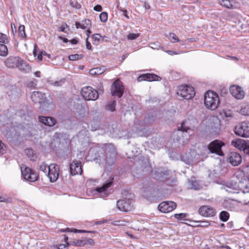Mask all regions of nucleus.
<instances>
[{
  "mask_svg": "<svg viewBox=\"0 0 249 249\" xmlns=\"http://www.w3.org/2000/svg\"><path fill=\"white\" fill-rule=\"evenodd\" d=\"M204 101L205 107L211 110H215L220 103L218 95L212 90H208L205 93Z\"/></svg>",
  "mask_w": 249,
  "mask_h": 249,
  "instance_id": "1",
  "label": "nucleus"
},
{
  "mask_svg": "<svg viewBox=\"0 0 249 249\" xmlns=\"http://www.w3.org/2000/svg\"><path fill=\"white\" fill-rule=\"evenodd\" d=\"M21 172L22 178L28 182H34L39 178L38 174L33 169L25 165H22L21 167Z\"/></svg>",
  "mask_w": 249,
  "mask_h": 249,
  "instance_id": "2",
  "label": "nucleus"
},
{
  "mask_svg": "<svg viewBox=\"0 0 249 249\" xmlns=\"http://www.w3.org/2000/svg\"><path fill=\"white\" fill-rule=\"evenodd\" d=\"M177 94L186 100H190L195 95L194 88L187 85L178 86Z\"/></svg>",
  "mask_w": 249,
  "mask_h": 249,
  "instance_id": "3",
  "label": "nucleus"
},
{
  "mask_svg": "<svg viewBox=\"0 0 249 249\" xmlns=\"http://www.w3.org/2000/svg\"><path fill=\"white\" fill-rule=\"evenodd\" d=\"M81 93L83 98L87 101H95L99 97L98 91L91 87L83 88Z\"/></svg>",
  "mask_w": 249,
  "mask_h": 249,
  "instance_id": "4",
  "label": "nucleus"
},
{
  "mask_svg": "<svg viewBox=\"0 0 249 249\" xmlns=\"http://www.w3.org/2000/svg\"><path fill=\"white\" fill-rule=\"evenodd\" d=\"M234 133L239 136L249 138V122H242L236 125L234 130Z\"/></svg>",
  "mask_w": 249,
  "mask_h": 249,
  "instance_id": "5",
  "label": "nucleus"
},
{
  "mask_svg": "<svg viewBox=\"0 0 249 249\" xmlns=\"http://www.w3.org/2000/svg\"><path fill=\"white\" fill-rule=\"evenodd\" d=\"M124 87L122 82L119 79H116L111 86L110 91L112 96L121 98L124 92Z\"/></svg>",
  "mask_w": 249,
  "mask_h": 249,
  "instance_id": "6",
  "label": "nucleus"
},
{
  "mask_svg": "<svg viewBox=\"0 0 249 249\" xmlns=\"http://www.w3.org/2000/svg\"><path fill=\"white\" fill-rule=\"evenodd\" d=\"M225 143L219 140H215L212 142L208 145V149L212 153H215L217 155L222 156L224 153L221 150V147Z\"/></svg>",
  "mask_w": 249,
  "mask_h": 249,
  "instance_id": "7",
  "label": "nucleus"
},
{
  "mask_svg": "<svg viewBox=\"0 0 249 249\" xmlns=\"http://www.w3.org/2000/svg\"><path fill=\"white\" fill-rule=\"evenodd\" d=\"M199 213L205 217H212L216 215V210L210 205H203L198 210Z\"/></svg>",
  "mask_w": 249,
  "mask_h": 249,
  "instance_id": "8",
  "label": "nucleus"
},
{
  "mask_svg": "<svg viewBox=\"0 0 249 249\" xmlns=\"http://www.w3.org/2000/svg\"><path fill=\"white\" fill-rule=\"evenodd\" d=\"M47 175L51 182H54L56 181L59 175V166L55 163L51 164L50 165V169Z\"/></svg>",
  "mask_w": 249,
  "mask_h": 249,
  "instance_id": "9",
  "label": "nucleus"
},
{
  "mask_svg": "<svg viewBox=\"0 0 249 249\" xmlns=\"http://www.w3.org/2000/svg\"><path fill=\"white\" fill-rule=\"evenodd\" d=\"M177 207V204L171 201H163L158 206L160 211L164 213H168L173 211Z\"/></svg>",
  "mask_w": 249,
  "mask_h": 249,
  "instance_id": "10",
  "label": "nucleus"
},
{
  "mask_svg": "<svg viewBox=\"0 0 249 249\" xmlns=\"http://www.w3.org/2000/svg\"><path fill=\"white\" fill-rule=\"evenodd\" d=\"M230 93L237 99H242L244 98L245 92L243 89L237 85H233L230 87Z\"/></svg>",
  "mask_w": 249,
  "mask_h": 249,
  "instance_id": "11",
  "label": "nucleus"
},
{
  "mask_svg": "<svg viewBox=\"0 0 249 249\" xmlns=\"http://www.w3.org/2000/svg\"><path fill=\"white\" fill-rule=\"evenodd\" d=\"M228 161L232 165L236 166L241 163L242 158L239 153L236 152H231L228 155Z\"/></svg>",
  "mask_w": 249,
  "mask_h": 249,
  "instance_id": "12",
  "label": "nucleus"
},
{
  "mask_svg": "<svg viewBox=\"0 0 249 249\" xmlns=\"http://www.w3.org/2000/svg\"><path fill=\"white\" fill-rule=\"evenodd\" d=\"M70 173L72 176L81 175L83 172L81 162L80 160H74L70 165Z\"/></svg>",
  "mask_w": 249,
  "mask_h": 249,
  "instance_id": "13",
  "label": "nucleus"
},
{
  "mask_svg": "<svg viewBox=\"0 0 249 249\" xmlns=\"http://www.w3.org/2000/svg\"><path fill=\"white\" fill-rule=\"evenodd\" d=\"M118 209L124 212H129L132 209L131 200L130 199H121L117 202Z\"/></svg>",
  "mask_w": 249,
  "mask_h": 249,
  "instance_id": "14",
  "label": "nucleus"
},
{
  "mask_svg": "<svg viewBox=\"0 0 249 249\" xmlns=\"http://www.w3.org/2000/svg\"><path fill=\"white\" fill-rule=\"evenodd\" d=\"M160 77L155 74L145 73L140 75L137 78L138 82L142 81H159Z\"/></svg>",
  "mask_w": 249,
  "mask_h": 249,
  "instance_id": "15",
  "label": "nucleus"
},
{
  "mask_svg": "<svg viewBox=\"0 0 249 249\" xmlns=\"http://www.w3.org/2000/svg\"><path fill=\"white\" fill-rule=\"evenodd\" d=\"M6 66L9 68L17 67L25 72H28L31 71V67L28 63H6Z\"/></svg>",
  "mask_w": 249,
  "mask_h": 249,
  "instance_id": "16",
  "label": "nucleus"
},
{
  "mask_svg": "<svg viewBox=\"0 0 249 249\" xmlns=\"http://www.w3.org/2000/svg\"><path fill=\"white\" fill-rule=\"evenodd\" d=\"M38 121L44 125L49 126H53L56 123V120L52 117L40 116L38 117Z\"/></svg>",
  "mask_w": 249,
  "mask_h": 249,
  "instance_id": "17",
  "label": "nucleus"
},
{
  "mask_svg": "<svg viewBox=\"0 0 249 249\" xmlns=\"http://www.w3.org/2000/svg\"><path fill=\"white\" fill-rule=\"evenodd\" d=\"M32 101L36 103H40L45 100V95L40 91H34L31 95Z\"/></svg>",
  "mask_w": 249,
  "mask_h": 249,
  "instance_id": "18",
  "label": "nucleus"
},
{
  "mask_svg": "<svg viewBox=\"0 0 249 249\" xmlns=\"http://www.w3.org/2000/svg\"><path fill=\"white\" fill-rule=\"evenodd\" d=\"M75 26L77 29L81 28L82 29H86L90 28L91 22L89 19L86 18L83 20L81 22H76Z\"/></svg>",
  "mask_w": 249,
  "mask_h": 249,
  "instance_id": "19",
  "label": "nucleus"
},
{
  "mask_svg": "<svg viewBox=\"0 0 249 249\" xmlns=\"http://www.w3.org/2000/svg\"><path fill=\"white\" fill-rule=\"evenodd\" d=\"M247 142V141L243 139H237L232 141L231 142V144L234 147L240 149V150H243Z\"/></svg>",
  "mask_w": 249,
  "mask_h": 249,
  "instance_id": "20",
  "label": "nucleus"
},
{
  "mask_svg": "<svg viewBox=\"0 0 249 249\" xmlns=\"http://www.w3.org/2000/svg\"><path fill=\"white\" fill-rule=\"evenodd\" d=\"M235 176L240 183L246 182L249 176L248 175H246L245 171L241 170H238L235 173Z\"/></svg>",
  "mask_w": 249,
  "mask_h": 249,
  "instance_id": "21",
  "label": "nucleus"
},
{
  "mask_svg": "<svg viewBox=\"0 0 249 249\" xmlns=\"http://www.w3.org/2000/svg\"><path fill=\"white\" fill-rule=\"evenodd\" d=\"M218 3L228 9L235 8V2L233 0H219Z\"/></svg>",
  "mask_w": 249,
  "mask_h": 249,
  "instance_id": "22",
  "label": "nucleus"
},
{
  "mask_svg": "<svg viewBox=\"0 0 249 249\" xmlns=\"http://www.w3.org/2000/svg\"><path fill=\"white\" fill-rule=\"evenodd\" d=\"M37 46L36 44H35L34 46V49L33 51L34 55L36 57L37 56V59L39 61L42 60V55H47L49 58H50V54H47L44 51L39 52L37 50Z\"/></svg>",
  "mask_w": 249,
  "mask_h": 249,
  "instance_id": "23",
  "label": "nucleus"
},
{
  "mask_svg": "<svg viewBox=\"0 0 249 249\" xmlns=\"http://www.w3.org/2000/svg\"><path fill=\"white\" fill-rule=\"evenodd\" d=\"M40 106V108L43 110L49 111L52 108L53 105L51 103H49L47 101L46 98L45 100L43 101V102L39 103Z\"/></svg>",
  "mask_w": 249,
  "mask_h": 249,
  "instance_id": "24",
  "label": "nucleus"
},
{
  "mask_svg": "<svg viewBox=\"0 0 249 249\" xmlns=\"http://www.w3.org/2000/svg\"><path fill=\"white\" fill-rule=\"evenodd\" d=\"M40 106V108L43 110L49 111L52 108L53 105L51 103H49L47 101L46 98L45 100L43 101V102L39 103Z\"/></svg>",
  "mask_w": 249,
  "mask_h": 249,
  "instance_id": "25",
  "label": "nucleus"
},
{
  "mask_svg": "<svg viewBox=\"0 0 249 249\" xmlns=\"http://www.w3.org/2000/svg\"><path fill=\"white\" fill-rule=\"evenodd\" d=\"M192 125L189 120H186L183 121L181 125L180 130L182 131L187 132L188 130L191 129Z\"/></svg>",
  "mask_w": 249,
  "mask_h": 249,
  "instance_id": "26",
  "label": "nucleus"
},
{
  "mask_svg": "<svg viewBox=\"0 0 249 249\" xmlns=\"http://www.w3.org/2000/svg\"><path fill=\"white\" fill-rule=\"evenodd\" d=\"M104 68L97 67L91 69L89 70V73L92 75H98L102 74L105 71Z\"/></svg>",
  "mask_w": 249,
  "mask_h": 249,
  "instance_id": "27",
  "label": "nucleus"
},
{
  "mask_svg": "<svg viewBox=\"0 0 249 249\" xmlns=\"http://www.w3.org/2000/svg\"><path fill=\"white\" fill-rule=\"evenodd\" d=\"M112 184V181H110L105 184H104L102 187H97L95 189V191H96L97 192L101 193H104L109 188Z\"/></svg>",
  "mask_w": 249,
  "mask_h": 249,
  "instance_id": "28",
  "label": "nucleus"
},
{
  "mask_svg": "<svg viewBox=\"0 0 249 249\" xmlns=\"http://www.w3.org/2000/svg\"><path fill=\"white\" fill-rule=\"evenodd\" d=\"M84 238L81 239H74L71 241L69 243L70 245H72L75 247H84Z\"/></svg>",
  "mask_w": 249,
  "mask_h": 249,
  "instance_id": "29",
  "label": "nucleus"
},
{
  "mask_svg": "<svg viewBox=\"0 0 249 249\" xmlns=\"http://www.w3.org/2000/svg\"><path fill=\"white\" fill-rule=\"evenodd\" d=\"M8 53L7 46L3 43H0V55L1 56H6Z\"/></svg>",
  "mask_w": 249,
  "mask_h": 249,
  "instance_id": "30",
  "label": "nucleus"
},
{
  "mask_svg": "<svg viewBox=\"0 0 249 249\" xmlns=\"http://www.w3.org/2000/svg\"><path fill=\"white\" fill-rule=\"evenodd\" d=\"M62 232H79V233H87V232H90V231H88L86 230H77L74 228L70 229L69 228H66L65 230H63L61 231Z\"/></svg>",
  "mask_w": 249,
  "mask_h": 249,
  "instance_id": "31",
  "label": "nucleus"
},
{
  "mask_svg": "<svg viewBox=\"0 0 249 249\" xmlns=\"http://www.w3.org/2000/svg\"><path fill=\"white\" fill-rule=\"evenodd\" d=\"M25 153L28 157L32 160H34L36 157V154L34 153V151L32 149H26L25 150Z\"/></svg>",
  "mask_w": 249,
  "mask_h": 249,
  "instance_id": "32",
  "label": "nucleus"
},
{
  "mask_svg": "<svg viewBox=\"0 0 249 249\" xmlns=\"http://www.w3.org/2000/svg\"><path fill=\"white\" fill-rule=\"evenodd\" d=\"M102 36L99 34H94L91 36L92 41L93 44L97 45L101 40Z\"/></svg>",
  "mask_w": 249,
  "mask_h": 249,
  "instance_id": "33",
  "label": "nucleus"
},
{
  "mask_svg": "<svg viewBox=\"0 0 249 249\" xmlns=\"http://www.w3.org/2000/svg\"><path fill=\"white\" fill-rule=\"evenodd\" d=\"M229 217V213L226 211H222L219 214L220 219L223 222H226L228 221Z\"/></svg>",
  "mask_w": 249,
  "mask_h": 249,
  "instance_id": "34",
  "label": "nucleus"
},
{
  "mask_svg": "<svg viewBox=\"0 0 249 249\" xmlns=\"http://www.w3.org/2000/svg\"><path fill=\"white\" fill-rule=\"evenodd\" d=\"M240 113L244 115H249V104L242 107Z\"/></svg>",
  "mask_w": 249,
  "mask_h": 249,
  "instance_id": "35",
  "label": "nucleus"
},
{
  "mask_svg": "<svg viewBox=\"0 0 249 249\" xmlns=\"http://www.w3.org/2000/svg\"><path fill=\"white\" fill-rule=\"evenodd\" d=\"M70 5L73 8L79 9L81 8V5L77 1V0H71L70 1Z\"/></svg>",
  "mask_w": 249,
  "mask_h": 249,
  "instance_id": "36",
  "label": "nucleus"
},
{
  "mask_svg": "<svg viewBox=\"0 0 249 249\" xmlns=\"http://www.w3.org/2000/svg\"><path fill=\"white\" fill-rule=\"evenodd\" d=\"M83 57V55L79 54H71L69 56V60L70 61L79 60Z\"/></svg>",
  "mask_w": 249,
  "mask_h": 249,
  "instance_id": "37",
  "label": "nucleus"
},
{
  "mask_svg": "<svg viewBox=\"0 0 249 249\" xmlns=\"http://www.w3.org/2000/svg\"><path fill=\"white\" fill-rule=\"evenodd\" d=\"M18 34L20 36L24 38L26 37V35L25 32V26L23 25H21L18 27Z\"/></svg>",
  "mask_w": 249,
  "mask_h": 249,
  "instance_id": "38",
  "label": "nucleus"
},
{
  "mask_svg": "<svg viewBox=\"0 0 249 249\" xmlns=\"http://www.w3.org/2000/svg\"><path fill=\"white\" fill-rule=\"evenodd\" d=\"M169 36L170 37V41L172 43L179 42H180L179 39L177 36L174 33H170Z\"/></svg>",
  "mask_w": 249,
  "mask_h": 249,
  "instance_id": "39",
  "label": "nucleus"
},
{
  "mask_svg": "<svg viewBox=\"0 0 249 249\" xmlns=\"http://www.w3.org/2000/svg\"><path fill=\"white\" fill-rule=\"evenodd\" d=\"M50 169V165H48L45 163H42L40 166V170L47 175Z\"/></svg>",
  "mask_w": 249,
  "mask_h": 249,
  "instance_id": "40",
  "label": "nucleus"
},
{
  "mask_svg": "<svg viewBox=\"0 0 249 249\" xmlns=\"http://www.w3.org/2000/svg\"><path fill=\"white\" fill-rule=\"evenodd\" d=\"M116 101H112L106 106V109L111 111H114L115 109Z\"/></svg>",
  "mask_w": 249,
  "mask_h": 249,
  "instance_id": "41",
  "label": "nucleus"
},
{
  "mask_svg": "<svg viewBox=\"0 0 249 249\" xmlns=\"http://www.w3.org/2000/svg\"><path fill=\"white\" fill-rule=\"evenodd\" d=\"M0 42L6 44L9 42L8 38L6 35L0 33Z\"/></svg>",
  "mask_w": 249,
  "mask_h": 249,
  "instance_id": "42",
  "label": "nucleus"
},
{
  "mask_svg": "<svg viewBox=\"0 0 249 249\" xmlns=\"http://www.w3.org/2000/svg\"><path fill=\"white\" fill-rule=\"evenodd\" d=\"M84 246H93L95 245L94 240L90 238H84Z\"/></svg>",
  "mask_w": 249,
  "mask_h": 249,
  "instance_id": "43",
  "label": "nucleus"
},
{
  "mask_svg": "<svg viewBox=\"0 0 249 249\" xmlns=\"http://www.w3.org/2000/svg\"><path fill=\"white\" fill-rule=\"evenodd\" d=\"M140 36L139 33H130L127 36V38L128 40H134L139 37Z\"/></svg>",
  "mask_w": 249,
  "mask_h": 249,
  "instance_id": "44",
  "label": "nucleus"
},
{
  "mask_svg": "<svg viewBox=\"0 0 249 249\" xmlns=\"http://www.w3.org/2000/svg\"><path fill=\"white\" fill-rule=\"evenodd\" d=\"M225 208L229 210H232L234 208V206L232 201H226L225 203Z\"/></svg>",
  "mask_w": 249,
  "mask_h": 249,
  "instance_id": "45",
  "label": "nucleus"
},
{
  "mask_svg": "<svg viewBox=\"0 0 249 249\" xmlns=\"http://www.w3.org/2000/svg\"><path fill=\"white\" fill-rule=\"evenodd\" d=\"M108 16L107 12H102L100 15V20L103 22H106L107 20Z\"/></svg>",
  "mask_w": 249,
  "mask_h": 249,
  "instance_id": "46",
  "label": "nucleus"
},
{
  "mask_svg": "<svg viewBox=\"0 0 249 249\" xmlns=\"http://www.w3.org/2000/svg\"><path fill=\"white\" fill-rule=\"evenodd\" d=\"M187 215V214L186 213H176L174 215V216L176 219L182 220L186 217Z\"/></svg>",
  "mask_w": 249,
  "mask_h": 249,
  "instance_id": "47",
  "label": "nucleus"
},
{
  "mask_svg": "<svg viewBox=\"0 0 249 249\" xmlns=\"http://www.w3.org/2000/svg\"><path fill=\"white\" fill-rule=\"evenodd\" d=\"M198 222L200 223V224L196 226L197 227H207L210 225L208 221H202Z\"/></svg>",
  "mask_w": 249,
  "mask_h": 249,
  "instance_id": "48",
  "label": "nucleus"
},
{
  "mask_svg": "<svg viewBox=\"0 0 249 249\" xmlns=\"http://www.w3.org/2000/svg\"><path fill=\"white\" fill-rule=\"evenodd\" d=\"M8 59L10 60L11 62H22V60L19 57L10 56Z\"/></svg>",
  "mask_w": 249,
  "mask_h": 249,
  "instance_id": "49",
  "label": "nucleus"
},
{
  "mask_svg": "<svg viewBox=\"0 0 249 249\" xmlns=\"http://www.w3.org/2000/svg\"><path fill=\"white\" fill-rule=\"evenodd\" d=\"M37 80L36 79H33L31 81L27 82V87L35 88L36 85Z\"/></svg>",
  "mask_w": 249,
  "mask_h": 249,
  "instance_id": "50",
  "label": "nucleus"
},
{
  "mask_svg": "<svg viewBox=\"0 0 249 249\" xmlns=\"http://www.w3.org/2000/svg\"><path fill=\"white\" fill-rule=\"evenodd\" d=\"M6 152L5 145L0 141V155L3 154Z\"/></svg>",
  "mask_w": 249,
  "mask_h": 249,
  "instance_id": "51",
  "label": "nucleus"
},
{
  "mask_svg": "<svg viewBox=\"0 0 249 249\" xmlns=\"http://www.w3.org/2000/svg\"><path fill=\"white\" fill-rule=\"evenodd\" d=\"M12 199L11 198L9 197H2V196H0V202H5L7 203H10L12 202Z\"/></svg>",
  "mask_w": 249,
  "mask_h": 249,
  "instance_id": "52",
  "label": "nucleus"
},
{
  "mask_svg": "<svg viewBox=\"0 0 249 249\" xmlns=\"http://www.w3.org/2000/svg\"><path fill=\"white\" fill-rule=\"evenodd\" d=\"M69 246V243L67 242V244H59L56 246V247L58 249H68Z\"/></svg>",
  "mask_w": 249,
  "mask_h": 249,
  "instance_id": "53",
  "label": "nucleus"
},
{
  "mask_svg": "<svg viewBox=\"0 0 249 249\" xmlns=\"http://www.w3.org/2000/svg\"><path fill=\"white\" fill-rule=\"evenodd\" d=\"M223 113L226 117H231L232 116V113L231 111L229 109H224Z\"/></svg>",
  "mask_w": 249,
  "mask_h": 249,
  "instance_id": "54",
  "label": "nucleus"
},
{
  "mask_svg": "<svg viewBox=\"0 0 249 249\" xmlns=\"http://www.w3.org/2000/svg\"><path fill=\"white\" fill-rule=\"evenodd\" d=\"M243 151L245 154L249 156V142H247Z\"/></svg>",
  "mask_w": 249,
  "mask_h": 249,
  "instance_id": "55",
  "label": "nucleus"
},
{
  "mask_svg": "<svg viewBox=\"0 0 249 249\" xmlns=\"http://www.w3.org/2000/svg\"><path fill=\"white\" fill-rule=\"evenodd\" d=\"M68 28H69V26L66 23H65V24H62L59 28L58 31L60 32H63L66 33V32L65 31V29Z\"/></svg>",
  "mask_w": 249,
  "mask_h": 249,
  "instance_id": "56",
  "label": "nucleus"
},
{
  "mask_svg": "<svg viewBox=\"0 0 249 249\" xmlns=\"http://www.w3.org/2000/svg\"><path fill=\"white\" fill-rule=\"evenodd\" d=\"M64 83V81L63 80H60V81H56L54 82L52 85L54 86H61Z\"/></svg>",
  "mask_w": 249,
  "mask_h": 249,
  "instance_id": "57",
  "label": "nucleus"
},
{
  "mask_svg": "<svg viewBox=\"0 0 249 249\" xmlns=\"http://www.w3.org/2000/svg\"><path fill=\"white\" fill-rule=\"evenodd\" d=\"M86 48L89 50H92V46L90 43L89 41V39L86 38Z\"/></svg>",
  "mask_w": 249,
  "mask_h": 249,
  "instance_id": "58",
  "label": "nucleus"
},
{
  "mask_svg": "<svg viewBox=\"0 0 249 249\" xmlns=\"http://www.w3.org/2000/svg\"><path fill=\"white\" fill-rule=\"evenodd\" d=\"M93 9L97 12H100L102 10V7L100 5H96L94 7Z\"/></svg>",
  "mask_w": 249,
  "mask_h": 249,
  "instance_id": "59",
  "label": "nucleus"
},
{
  "mask_svg": "<svg viewBox=\"0 0 249 249\" xmlns=\"http://www.w3.org/2000/svg\"><path fill=\"white\" fill-rule=\"evenodd\" d=\"M78 39L76 38H73L70 40V42L72 45L77 44L78 43Z\"/></svg>",
  "mask_w": 249,
  "mask_h": 249,
  "instance_id": "60",
  "label": "nucleus"
},
{
  "mask_svg": "<svg viewBox=\"0 0 249 249\" xmlns=\"http://www.w3.org/2000/svg\"><path fill=\"white\" fill-rule=\"evenodd\" d=\"M121 11L123 12V15L127 19H129V17L127 15V11L126 9L120 10Z\"/></svg>",
  "mask_w": 249,
  "mask_h": 249,
  "instance_id": "61",
  "label": "nucleus"
},
{
  "mask_svg": "<svg viewBox=\"0 0 249 249\" xmlns=\"http://www.w3.org/2000/svg\"><path fill=\"white\" fill-rule=\"evenodd\" d=\"M166 52L170 55H174V54H178V53L176 51H174L168 50V51H166Z\"/></svg>",
  "mask_w": 249,
  "mask_h": 249,
  "instance_id": "62",
  "label": "nucleus"
},
{
  "mask_svg": "<svg viewBox=\"0 0 249 249\" xmlns=\"http://www.w3.org/2000/svg\"><path fill=\"white\" fill-rule=\"evenodd\" d=\"M90 28H87L86 31V35H87V38L89 39V38L90 36V34L91 33V32L90 31Z\"/></svg>",
  "mask_w": 249,
  "mask_h": 249,
  "instance_id": "63",
  "label": "nucleus"
},
{
  "mask_svg": "<svg viewBox=\"0 0 249 249\" xmlns=\"http://www.w3.org/2000/svg\"><path fill=\"white\" fill-rule=\"evenodd\" d=\"M126 234L131 238L132 239H137V238L134 236L131 233H130L129 232H126Z\"/></svg>",
  "mask_w": 249,
  "mask_h": 249,
  "instance_id": "64",
  "label": "nucleus"
}]
</instances>
